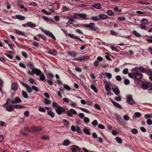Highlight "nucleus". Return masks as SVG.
<instances>
[{"mask_svg":"<svg viewBox=\"0 0 152 152\" xmlns=\"http://www.w3.org/2000/svg\"><path fill=\"white\" fill-rule=\"evenodd\" d=\"M15 18L20 20H24L25 18L24 16H22L20 15H15Z\"/></svg>","mask_w":152,"mask_h":152,"instance_id":"b1692460","label":"nucleus"},{"mask_svg":"<svg viewBox=\"0 0 152 152\" xmlns=\"http://www.w3.org/2000/svg\"><path fill=\"white\" fill-rule=\"evenodd\" d=\"M42 12L43 13H45V14H46L47 15H50L51 14V12H47L46 11V10H45V9H42Z\"/></svg>","mask_w":152,"mask_h":152,"instance_id":"37998d69","label":"nucleus"},{"mask_svg":"<svg viewBox=\"0 0 152 152\" xmlns=\"http://www.w3.org/2000/svg\"><path fill=\"white\" fill-rule=\"evenodd\" d=\"M107 13L108 15L111 16H113L114 15V12L110 10L107 11Z\"/></svg>","mask_w":152,"mask_h":152,"instance_id":"f704fd0d","label":"nucleus"},{"mask_svg":"<svg viewBox=\"0 0 152 152\" xmlns=\"http://www.w3.org/2000/svg\"><path fill=\"white\" fill-rule=\"evenodd\" d=\"M24 131L27 132H31V131L29 129V128L27 127H25L24 129Z\"/></svg>","mask_w":152,"mask_h":152,"instance_id":"e2e57ef3","label":"nucleus"},{"mask_svg":"<svg viewBox=\"0 0 152 152\" xmlns=\"http://www.w3.org/2000/svg\"><path fill=\"white\" fill-rule=\"evenodd\" d=\"M138 1L142 4H149L150 3L148 2H144L140 1Z\"/></svg>","mask_w":152,"mask_h":152,"instance_id":"6e6d98bb","label":"nucleus"},{"mask_svg":"<svg viewBox=\"0 0 152 152\" xmlns=\"http://www.w3.org/2000/svg\"><path fill=\"white\" fill-rule=\"evenodd\" d=\"M75 39V40H77L78 41H80L82 42H83V41L82 40L79 36H77L76 35L75 36V37H74V39Z\"/></svg>","mask_w":152,"mask_h":152,"instance_id":"69168bd1","label":"nucleus"},{"mask_svg":"<svg viewBox=\"0 0 152 152\" xmlns=\"http://www.w3.org/2000/svg\"><path fill=\"white\" fill-rule=\"evenodd\" d=\"M38 110L39 111L41 112H45L46 111L45 108L42 107H39L38 108Z\"/></svg>","mask_w":152,"mask_h":152,"instance_id":"a18cd8bd","label":"nucleus"},{"mask_svg":"<svg viewBox=\"0 0 152 152\" xmlns=\"http://www.w3.org/2000/svg\"><path fill=\"white\" fill-rule=\"evenodd\" d=\"M83 26L84 27L86 28H89L90 30L94 31H96L98 29L97 26H95L94 23H90L88 24H84Z\"/></svg>","mask_w":152,"mask_h":152,"instance_id":"20e7f679","label":"nucleus"},{"mask_svg":"<svg viewBox=\"0 0 152 152\" xmlns=\"http://www.w3.org/2000/svg\"><path fill=\"white\" fill-rule=\"evenodd\" d=\"M70 143V142L69 140L66 139L63 142V144L65 146L69 145Z\"/></svg>","mask_w":152,"mask_h":152,"instance_id":"c85d7f7f","label":"nucleus"},{"mask_svg":"<svg viewBox=\"0 0 152 152\" xmlns=\"http://www.w3.org/2000/svg\"><path fill=\"white\" fill-rule=\"evenodd\" d=\"M18 88V84L15 82L12 83L11 87V89L14 91H16Z\"/></svg>","mask_w":152,"mask_h":152,"instance_id":"dca6fc26","label":"nucleus"},{"mask_svg":"<svg viewBox=\"0 0 152 152\" xmlns=\"http://www.w3.org/2000/svg\"><path fill=\"white\" fill-rule=\"evenodd\" d=\"M80 109L81 110H82V111H83L84 112L86 113H90V112L89 111L87 110L86 109H85V108H82V107H80Z\"/></svg>","mask_w":152,"mask_h":152,"instance_id":"5fc2aeb1","label":"nucleus"},{"mask_svg":"<svg viewBox=\"0 0 152 152\" xmlns=\"http://www.w3.org/2000/svg\"><path fill=\"white\" fill-rule=\"evenodd\" d=\"M31 129L32 132H39L41 130V128L40 126H33L31 127Z\"/></svg>","mask_w":152,"mask_h":152,"instance_id":"ddd939ff","label":"nucleus"},{"mask_svg":"<svg viewBox=\"0 0 152 152\" xmlns=\"http://www.w3.org/2000/svg\"><path fill=\"white\" fill-rule=\"evenodd\" d=\"M141 115V114L140 113L138 112H137L134 113L133 116L134 117L139 118Z\"/></svg>","mask_w":152,"mask_h":152,"instance_id":"ea45409f","label":"nucleus"},{"mask_svg":"<svg viewBox=\"0 0 152 152\" xmlns=\"http://www.w3.org/2000/svg\"><path fill=\"white\" fill-rule=\"evenodd\" d=\"M94 107L96 108L97 109L99 110H101V109L100 106L98 104H95Z\"/></svg>","mask_w":152,"mask_h":152,"instance_id":"4d7b16f0","label":"nucleus"},{"mask_svg":"<svg viewBox=\"0 0 152 152\" xmlns=\"http://www.w3.org/2000/svg\"><path fill=\"white\" fill-rule=\"evenodd\" d=\"M26 24L27 26L31 28H33L36 27V26L35 24L30 22H27L26 23Z\"/></svg>","mask_w":152,"mask_h":152,"instance_id":"aec40b11","label":"nucleus"},{"mask_svg":"<svg viewBox=\"0 0 152 152\" xmlns=\"http://www.w3.org/2000/svg\"><path fill=\"white\" fill-rule=\"evenodd\" d=\"M67 116L69 117L73 116V115H77V113L76 111L73 109H71L69 110H68L66 113Z\"/></svg>","mask_w":152,"mask_h":152,"instance_id":"1a4fd4ad","label":"nucleus"},{"mask_svg":"<svg viewBox=\"0 0 152 152\" xmlns=\"http://www.w3.org/2000/svg\"><path fill=\"white\" fill-rule=\"evenodd\" d=\"M44 103L46 104H51V101L50 100L45 99L44 100Z\"/></svg>","mask_w":152,"mask_h":152,"instance_id":"58836bf2","label":"nucleus"},{"mask_svg":"<svg viewBox=\"0 0 152 152\" xmlns=\"http://www.w3.org/2000/svg\"><path fill=\"white\" fill-rule=\"evenodd\" d=\"M26 65L28 68L32 69L31 72L29 70L27 71V73L29 75H33L35 73H34V72H33V71H34L35 69H38L35 68L33 63L31 62H30L26 64Z\"/></svg>","mask_w":152,"mask_h":152,"instance_id":"39448f33","label":"nucleus"},{"mask_svg":"<svg viewBox=\"0 0 152 152\" xmlns=\"http://www.w3.org/2000/svg\"><path fill=\"white\" fill-rule=\"evenodd\" d=\"M133 34L137 37H141V35L140 34L138 33L136 31H132Z\"/></svg>","mask_w":152,"mask_h":152,"instance_id":"7c9ffc66","label":"nucleus"},{"mask_svg":"<svg viewBox=\"0 0 152 152\" xmlns=\"http://www.w3.org/2000/svg\"><path fill=\"white\" fill-rule=\"evenodd\" d=\"M41 30L47 36L51 37L53 39L55 40L56 38L54 36L51 32L48 31L44 30L42 28H40Z\"/></svg>","mask_w":152,"mask_h":152,"instance_id":"0eeeda50","label":"nucleus"},{"mask_svg":"<svg viewBox=\"0 0 152 152\" xmlns=\"http://www.w3.org/2000/svg\"><path fill=\"white\" fill-rule=\"evenodd\" d=\"M22 94L23 97L26 99L28 98V96L27 93L24 90H22Z\"/></svg>","mask_w":152,"mask_h":152,"instance_id":"c756f323","label":"nucleus"},{"mask_svg":"<svg viewBox=\"0 0 152 152\" xmlns=\"http://www.w3.org/2000/svg\"><path fill=\"white\" fill-rule=\"evenodd\" d=\"M79 16L80 18H82L83 19L85 18L87 16V15L84 13H80Z\"/></svg>","mask_w":152,"mask_h":152,"instance_id":"4c0bfd02","label":"nucleus"},{"mask_svg":"<svg viewBox=\"0 0 152 152\" xmlns=\"http://www.w3.org/2000/svg\"><path fill=\"white\" fill-rule=\"evenodd\" d=\"M145 72L151 76L152 75V71L150 70L147 69L145 71Z\"/></svg>","mask_w":152,"mask_h":152,"instance_id":"de8ad7c7","label":"nucleus"},{"mask_svg":"<svg viewBox=\"0 0 152 152\" xmlns=\"http://www.w3.org/2000/svg\"><path fill=\"white\" fill-rule=\"evenodd\" d=\"M112 90L113 92L116 95L118 96L120 93V91L118 88L117 86H115L112 87Z\"/></svg>","mask_w":152,"mask_h":152,"instance_id":"4468645a","label":"nucleus"},{"mask_svg":"<svg viewBox=\"0 0 152 152\" xmlns=\"http://www.w3.org/2000/svg\"><path fill=\"white\" fill-rule=\"evenodd\" d=\"M63 87L64 89L67 90L69 91L71 89V88L67 85L64 84Z\"/></svg>","mask_w":152,"mask_h":152,"instance_id":"e433bc0d","label":"nucleus"},{"mask_svg":"<svg viewBox=\"0 0 152 152\" xmlns=\"http://www.w3.org/2000/svg\"><path fill=\"white\" fill-rule=\"evenodd\" d=\"M89 57L87 56H83L81 57H80L78 58V59L81 61H86V59L89 58Z\"/></svg>","mask_w":152,"mask_h":152,"instance_id":"6ab92c4d","label":"nucleus"},{"mask_svg":"<svg viewBox=\"0 0 152 152\" xmlns=\"http://www.w3.org/2000/svg\"><path fill=\"white\" fill-rule=\"evenodd\" d=\"M45 81H46L48 84L51 85H53V83L51 80H48V79H46L45 80Z\"/></svg>","mask_w":152,"mask_h":152,"instance_id":"603ef678","label":"nucleus"},{"mask_svg":"<svg viewBox=\"0 0 152 152\" xmlns=\"http://www.w3.org/2000/svg\"><path fill=\"white\" fill-rule=\"evenodd\" d=\"M7 101H9L12 104L20 103L22 102L21 100L18 97H16L15 99L14 100H10L9 99H8Z\"/></svg>","mask_w":152,"mask_h":152,"instance_id":"9b49d317","label":"nucleus"},{"mask_svg":"<svg viewBox=\"0 0 152 152\" xmlns=\"http://www.w3.org/2000/svg\"><path fill=\"white\" fill-rule=\"evenodd\" d=\"M34 73H35L37 75H39V79L42 81H45V77L44 75V74L41 72V71L39 69H35L33 71Z\"/></svg>","mask_w":152,"mask_h":152,"instance_id":"7ed1b4c3","label":"nucleus"},{"mask_svg":"<svg viewBox=\"0 0 152 152\" xmlns=\"http://www.w3.org/2000/svg\"><path fill=\"white\" fill-rule=\"evenodd\" d=\"M15 33L17 35H20L26 37H27L26 34L22 31L17 30H15Z\"/></svg>","mask_w":152,"mask_h":152,"instance_id":"f3484780","label":"nucleus"},{"mask_svg":"<svg viewBox=\"0 0 152 152\" xmlns=\"http://www.w3.org/2000/svg\"><path fill=\"white\" fill-rule=\"evenodd\" d=\"M124 118L125 121H128L129 119V117L127 115H125L124 116Z\"/></svg>","mask_w":152,"mask_h":152,"instance_id":"bf43d9fd","label":"nucleus"},{"mask_svg":"<svg viewBox=\"0 0 152 152\" xmlns=\"http://www.w3.org/2000/svg\"><path fill=\"white\" fill-rule=\"evenodd\" d=\"M126 102L127 103L131 105H132L134 103V101L132 98V95H127L126 96Z\"/></svg>","mask_w":152,"mask_h":152,"instance_id":"6e6552de","label":"nucleus"},{"mask_svg":"<svg viewBox=\"0 0 152 152\" xmlns=\"http://www.w3.org/2000/svg\"><path fill=\"white\" fill-rule=\"evenodd\" d=\"M42 17L43 19L46 21H49V20L50 21H52V20L49 19L48 18L45 16H43Z\"/></svg>","mask_w":152,"mask_h":152,"instance_id":"13d9d810","label":"nucleus"},{"mask_svg":"<svg viewBox=\"0 0 152 152\" xmlns=\"http://www.w3.org/2000/svg\"><path fill=\"white\" fill-rule=\"evenodd\" d=\"M71 149L72 152H77V151H79L80 150L79 147L75 145L72 146Z\"/></svg>","mask_w":152,"mask_h":152,"instance_id":"2eb2a0df","label":"nucleus"},{"mask_svg":"<svg viewBox=\"0 0 152 152\" xmlns=\"http://www.w3.org/2000/svg\"><path fill=\"white\" fill-rule=\"evenodd\" d=\"M84 121L85 123H88L89 122L90 119L86 117L84 118Z\"/></svg>","mask_w":152,"mask_h":152,"instance_id":"338daca9","label":"nucleus"},{"mask_svg":"<svg viewBox=\"0 0 152 152\" xmlns=\"http://www.w3.org/2000/svg\"><path fill=\"white\" fill-rule=\"evenodd\" d=\"M136 13L139 15H145L148 14V12L146 11L142 12L140 10H138L136 11Z\"/></svg>","mask_w":152,"mask_h":152,"instance_id":"5701e85b","label":"nucleus"},{"mask_svg":"<svg viewBox=\"0 0 152 152\" xmlns=\"http://www.w3.org/2000/svg\"><path fill=\"white\" fill-rule=\"evenodd\" d=\"M98 16L99 17V18H100L101 20V19L102 20H105L108 18V17L106 15L104 14H100L98 15Z\"/></svg>","mask_w":152,"mask_h":152,"instance_id":"412c9836","label":"nucleus"},{"mask_svg":"<svg viewBox=\"0 0 152 152\" xmlns=\"http://www.w3.org/2000/svg\"><path fill=\"white\" fill-rule=\"evenodd\" d=\"M20 83L26 88V91L28 93H30L32 92V89L31 87L23 82H21Z\"/></svg>","mask_w":152,"mask_h":152,"instance_id":"9d476101","label":"nucleus"},{"mask_svg":"<svg viewBox=\"0 0 152 152\" xmlns=\"http://www.w3.org/2000/svg\"><path fill=\"white\" fill-rule=\"evenodd\" d=\"M14 108L18 109H23L25 108L24 106H22L20 105H14Z\"/></svg>","mask_w":152,"mask_h":152,"instance_id":"cd10ccee","label":"nucleus"},{"mask_svg":"<svg viewBox=\"0 0 152 152\" xmlns=\"http://www.w3.org/2000/svg\"><path fill=\"white\" fill-rule=\"evenodd\" d=\"M75 21L73 20H70L68 22L66 23V26H68L69 25L72 24L73 22Z\"/></svg>","mask_w":152,"mask_h":152,"instance_id":"79ce46f5","label":"nucleus"},{"mask_svg":"<svg viewBox=\"0 0 152 152\" xmlns=\"http://www.w3.org/2000/svg\"><path fill=\"white\" fill-rule=\"evenodd\" d=\"M53 108L54 109L57 113L61 115L63 113H66L65 108L59 105L57 103L53 102L52 103Z\"/></svg>","mask_w":152,"mask_h":152,"instance_id":"f257e3e1","label":"nucleus"},{"mask_svg":"<svg viewBox=\"0 0 152 152\" xmlns=\"http://www.w3.org/2000/svg\"><path fill=\"white\" fill-rule=\"evenodd\" d=\"M72 18H77V19H79L80 18L79 14H78L77 13H75L74 14L73 17H72Z\"/></svg>","mask_w":152,"mask_h":152,"instance_id":"a19ab883","label":"nucleus"},{"mask_svg":"<svg viewBox=\"0 0 152 152\" xmlns=\"http://www.w3.org/2000/svg\"><path fill=\"white\" fill-rule=\"evenodd\" d=\"M48 53L50 55L55 56L57 53V51L55 50H51L48 51Z\"/></svg>","mask_w":152,"mask_h":152,"instance_id":"4be33fe9","label":"nucleus"},{"mask_svg":"<svg viewBox=\"0 0 152 152\" xmlns=\"http://www.w3.org/2000/svg\"><path fill=\"white\" fill-rule=\"evenodd\" d=\"M131 72L134 75V80L135 81H137L138 80L141 79L143 77L142 74L140 73L136 69H132Z\"/></svg>","mask_w":152,"mask_h":152,"instance_id":"f03ea898","label":"nucleus"},{"mask_svg":"<svg viewBox=\"0 0 152 152\" xmlns=\"http://www.w3.org/2000/svg\"><path fill=\"white\" fill-rule=\"evenodd\" d=\"M68 54L71 56L75 57L76 56V54L75 53H72L71 51L67 52Z\"/></svg>","mask_w":152,"mask_h":152,"instance_id":"49530a36","label":"nucleus"},{"mask_svg":"<svg viewBox=\"0 0 152 152\" xmlns=\"http://www.w3.org/2000/svg\"><path fill=\"white\" fill-rule=\"evenodd\" d=\"M93 7L96 9H100L101 8V5L99 3L97 4H94Z\"/></svg>","mask_w":152,"mask_h":152,"instance_id":"bb28decb","label":"nucleus"},{"mask_svg":"<svg viewBox=\"0 0 152 152\" xmlns=\"http://www.w3.org/2000/svg\"><path fill=\"white\" fill-rule=\"evenodd\" d=\"M91 88L95 93H97L98 91L96 87L93 85H91Z\"/></svg>","mask_w":152,"mask_h":152,"instance_id":"72a5a7b5","label":"nucleus"},{"mask_svg":"<svg viewBox=\"0 0 152 152\" xmlns=\"http://www.w3.org/2000/svg\"><path fill=\"white\" fill-rule=\"evenodd\" d=\"M115 140L117 141L119 143H121L122 142V140L119 137H116L115 138Z\"/></svg>","mask_w":152,"mask_h":152,"instance_id":"c03bdc74","label":"nucleus"},{"mask_svg":"<svg viewBox=\"0 0 152 152\" xmlns=\"http://www.w3.org/2000/svg\"><path fill=\"white\" fill-rule=\"evenodd\" d=\"M29 82L32 84H36V83L34 81V79L32 78H30L29 79Z\"/></svg>","mask_w":152,"mask_h":152,"instance_id":"0e129e2a","label":"nucleus"},{"mask_svg":"<svg viewBox=\"0 0 152 152\" xmlns=\"http://www.w3.org/2000/svg\"><path fill=\"white\" fill-rule=\"evenodd\" d=\"M148 22V20L144 18L140 21V23L142 24H146Z\"/></svg>","mask_w":152,"mask_h":152,"instance_id":"c9c22d12","label":"nucleus"},{"mask_svg":"<svg viewBox=\"0 0 152 152\" xmlns=\"http://www.w3.org/2000/svg\"><path fill=\"white\" fill-rule=\"evenodd\" d=\"M118 19L120 21H124L125 20L126 18L124 17H118Z\"/></svg>","mask_w":152,"mask_h":152,"instance_id":"774afa93","label":"nucleus"},{"mask_svg":"<svg viewBox=\"0 0 152 152\" xmlns=\"http://www.w3.org/2000/svg\"><path fill=\"white\" fill-rule=\"evenodd\" d=\"M69 105L72 107H75L77 105V104L72 101H71V103L69 104Z\"/></svg>","mask_w":152,"mask_h":152,"instance_id":"680f3d73","label":"nucleus"},{"mask_svg":"<svg viewBox=\"0 0 152 152\" xmlns=\"http://www.w3.org/2000/svg\"><path fill=\"white\" fill-rule=\"evenodd\" d=\"M31 88H32V90H34L35 91H37V92L39 91L38 88L37 87H36V86H34V85L32 86Z\"/></svg>","mask_w":152,"mask_h":152,"instance_id":"09e8293b","label":"nucleus"},{"mask_svg":"<svg viewBox=\"0 0 152 152\" xmlns=\"http://www.w3.org/2000/svg\"><path fill=\"white\" fill-rule=\"evenodd\" d=\"M83 130L84 132L86 134L90 135L91 134V133L90 132V130L88 129L84 128Z\"/></svg>","mask_w":152,"mask_h":152,"instance_id":"a878e982","label":"nucleus"},{"mask_svg":"<svg viewBox=\"0 0 152 152\" xmlns=\"http://www.w3.org/2000/svg\"><path fill=\"white\" fill-rule=\"evenodd\" d=\"M110 101L115 106L117 107L118 108H119L120 109H122V108L121 107V106L119 104L117 103L114 102L113 100L111 99Z\"/></svg>","mask_w":152,"mask_h":152,"instance_id":"a211bd4d","label":"nucleus"},{"mask_svg":"<svg viewBox=\"0 0 152 152\" xmlns=\"http://www.w3.org/2000/svg\"><path fill=\"white\" fill-rule=\"evenodd\" d=\"M63 123L64 125L67 126L69 124V122L67 121L65 119L63 120Z\"/></svg>","mask_w":152,"mask_h":152,"instance_id":"052dcab7","label":"nucleus"},{"mask_svg":"<svg viewBox=\"0 0 152 152\" xmlns=\"http://www.w3.org/2000/svg\"><path fill=\"white\" fill-rule=\"evenodd\" d=\"M105 90L108 91H109L111 89V88L110 87V85H105Z\"/></svg>","mask_w":152,"mask_h":152,"instance_id":"864d4df0","label":"nucleus"},{"mask_svg":"<svg viewBox=\"0 0 152 152\" xmlns=\"http://www.w3.org/2000/svg\"><path fill=\"white\" fill-rule=\"evenodd\" d=\"M117 118L118 119L117 122L119 124L122 125H125L124 121L122 119H120L117 117Z\"/></svg>","mask_w":152,"mask_h":152,"instance_id":"473e14b6","label":"nucleus"},{"mask_svg":"<svg viewBox=\"0 0 152 152\" xmlns=\"http://www.w3.org/2000/svg\"><path fill=\"white\" fill-rule=\"evenodd\" d=\"M92 19L95 21H99L101 20L100 18H99V17L97 16L92 17Z\"/></svg>","mask_w":152,"mask_h":152,"instance_id":"2f4dec72","label":"nucleus"},{"mask_svg":"<svg viewBox=\"0 0 152 152\" xmlns=\"http://www.w3.org/2000/svg\"><path fill=\"white\" fill-rule=\"evenodd\" d=\"M47 113L52 118H53L55 117V114L51 110H49L47 112Z\"/></svg>","mask_w":152,"mask_h":152,"instance_id":"393cba45","label":"nucleus"},{"mask_svg":"<svg viewBox=\"0 0 152 152\" xmlns=\"http://www.w3.org/2000/svg\"><path fill=\"white\" fill-rule=\"evenodd\" d=\"M91 124L94 126H96L98 124V122L96 120H95L92 122Z\"/></svg>","mask_w":152,"mask_h":152,"instance_id":"3c124183","label":"nucleus"},{"mask_svg":"<svg viewBox=\"0 0 152 152\" xmlns=\"http://www.w3.org/2000/svg\"><path fill=\"white\" fill-rule=\"evenodd\" d=\"M151 83H144L143 85H142V88L144 90L147 89L148 90H150V89L151 88Z\"/></svg>","mask_w":152,"mask_h":152,"instance_id":"f8f14e48","label":"nucleus"},{"mask_svg":"<svg viewBox=\"0 0 152 152\" xmlns=\"http://www.w3.org/2000/svg\"><path fill=\"white\" fill-rule=\"evenodd\" d=\"M105 54L106 55L105 56V58L109 61L111 60V59L109 56V54L107 53H106Z\"/></svg>","mask_w":152,"mask_h":152,"instance_id":"8fccbe9b","label":"nucleus"},{"mask_svg":"<svg viewBox=\"0 0 152 152\" xmlns=\"http://www.w3.org/2000/svg\"><path fill=\"white\" fill-rule=\"evenodd\" d=\"M9 101H7H7L6 103L4 104L3 107L4 108H6V110L9 112H11L14 110V108L13 107V106L12 105H10L9 106H7L8 105V102Z\"/></svg>","mask_w":152,"mask_h":152,"instance_id":"423d86ee","label":"nucleus"}]
</instances>
